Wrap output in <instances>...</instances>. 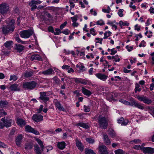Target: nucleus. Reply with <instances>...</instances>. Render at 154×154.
<instances>
[{
    "label": "nucleus",
    "mask_w": 154,
    "mask_h": 154,
    "mask_svg": "<svg viewBox=\"0 0 154 154\" xmlns=\"http://www.w3.org/2000/svg\"><path fill=\"white\" fill-rule=\"evenodd\" d=\"M67 24V22H65L64 23L62 24L60 26V28L61 29H63V28L64 27V26L66 25Z\"/></svg>",
    "instance_id": "63"
},
{
    "label": "nucleus",
    "mask_w": 154,
    "mask_h": 154,
    "mask_svg": "<svg viewBox=\"0 0 154 154\" xmlns=\"http://www.w3.org/2000/svg\"><path fill=\"white\" fill-rule=\"evenodd\" d=\"M53 79L54 81V83L57 85H58L59 84L60 80L57 76H56L54 77L53 78Z\"/></svg>",
    "instance_id": "35"
},
{
    "label": "nucleus",
    "mask_w": 154,
    "mask_h": 154,
    "mask_svg": "<svg viewBox=\"0 0 154 154\" xmlns=\"http://www.w3.org/2000/svg\"><path fill=\"white\" fill-rule=\"evenodd\" d=\"M55 32H54V33L55 35H58L60 34V33H62V32L60 31V30L58 28H56L55 29Z\"/></svg>",
    "instance_id": "44"
},
{
    "label": "nucleus",
    "mask_w": 154,
    "mask_h": 154,
    "mask_svg": "<svg viewBox=\"0 0 154 154\" xmlns=\"http://www.w3.org/2000/svg\"><path fill=\"white\" fill-rule=\"evenodd\" d=\"M2 121L5 124V126L6 127H10L11 126V123L13 121L11 119H5V118H3L2 119Z\"/></svg>",
    "instance_id": "12"
},
{
    "label": "nucleus",
    "mask_w": 154,
    "mask_h": 154,
    "mask_svg": "<svg viewBox=\"0 0 154 154\" xmlns=\"http://www.w3.org/2000/svg\"><path fill=\"white\" fill-rule=\"evenodd\" d=\"M11 91H20V88L19 86L18 85L16 84H14L12 85L9 88Z\"/></svg>",
    "instance_id": "16"
},
{
    "label": "nucleus",
    "mask_w": 154,
    "mask_h": 154,
    "mask_svg": "<svg viewBox=\"0 0 154 154\" xmlns=\"http://www.w3.org/2000/svg\"><path fill=\"white\" fill-rule=\"evenodd\" d=\"M15 20H11L7 25H4L1 28V30L4 34L6 35L12 32L15 28Z\"/></svg>",
    "instance_id": "1"
},
{
    "label": "nucleus",
    "mask_w": 154,
    "mask_h": 154,
    "mask_svg": "<svg viewBox=\"0 0 154 154\" xmlns=\"http://www.w3.org/2000/svg\"><path fill=\"white\" fill-rule=\"evenodd\" d=\"M41 1L40 0L35 1H34L30 2L29 3V5H30L31 4H39L41 3Z\"/></svg>",
    "instance_id": "40"
},
{
    "label": "nucleus",
    "mask_w": 154,
    "mask_h": 154,
    "mask_svg": "<svg viewBox=\"0 0 154 154\" xmlns=\"http://www.w3.org/2000/svg\"><path fill=\"white\" fill-rule=\"evenodd\" d=\"M145 42L144 40H143L141 42L139 46L140 47H145Z\"/></svg>",
    "instance_id": "60"
},
{
    "label": "nucleus",
    "mask_w": 154,
    "mask_h": 154,
    "mask_svg": "<svg viewBox=\"0 0 154 154\" xmlns=\"http://www.w3.org/2000/svg\"><path fill=\"white\" fill-rule=\"evenodd\" d=\"M103 139L104 143L106 145L110 144L111 142L107 134H105L103 135Z\"/></svg>",
    "instance_id": "22"
},
{
    "label": "nucleus",
    "mask_w": 154,
    "mask_h": 154,
    "mask_svg": "<svg viewBox=\"0 0 154 154\" xmlns=\"http://www.w3.org/2000/svg\"><path fill=\"white\" fill-rule=\"evenodd\" d=\"M90 13L93 14L94 16H96L97 15V13L95 11H93V9H91L90 10Z\"/></svg>",
    "instance_id": "56"
},
{
    "label": "nucleus",
    "mask_w": 154,
    "mask_h": 154,
    "mask_svg": "<svg viewBox=\"0 0 154 154\" xmlns=\"http://www.w3.org/2000/svg\"><path fill=\"white\" fill-rule=\"evenodd\" d=\"M143 105L134 100L132 101L131 102V106L134 105L135 107L142 110L144 109V107Z\"/></svg>",
    "instance_id": "14"
},
{
    "label": "nucleus",
    "mask_w": 154,
    "mask_h": 154,
    "mask_svg": "<svg viewBox=\"0 0 154 154\" xmlns=\"http://www.w3.org/2000/svg\"><path fill=\"white\" fill-rule=\"evenodd\" d=\"M69 79L72 80V79H74V81L76 83H80V79L78 78H69Z\"/></svg>",
    "instance_id": "46"
},
{
    "label": "nucleus",
    "mask_w": 154,
    "mask_h": 154,
    "mask_svg": "<svg viewBox=\"0 0 154 154\" xmlns=\"http://www.w3.org/2000/svg\"><path fill=\"white\" fill-rule=\"evenodd\" d=\"M137 98L140 101L143 102L144 103L149 104L152 102L151 100L149 99L147 97L143 95H138L137 96Z\"/></svg>",
    "instance_id": "5"
},
{
    "label": "nucleus",
    "mask_w": 154,
    "mask_h": 154,
    "mask_svg": "<svg viewBox=\"0 0 154 154\" xmlns=\"http://www.w3.org/2000/svg\"><path fill=\"white\" fill-rule=\"evenodd\" d=\"M96 75L98 78L103 81H105L108 77L106 75L100 73L97 74Z\"/></svg>",
    "instance_id": "20"
},
{
    "label": "nucleus",
    "mask_w": 154,
    "mask_h": 154,
    "mask_svg": "<svg viewBox=\"0 0 154 154\" xmlns=\"http://www.w3.org/2000/svg\"><path fill=\"white\" fill-rule=\"evenodd\" d=\"M34 33L31 30H25L21 31L20 32V36L23 38H28L31 36Z\"/></svg>",
    "instance_id": "4"
},
{
    "label": "nucleus",
    "mask_w": 154,
    "mask_h": 154,
    "mask_svg": "<svg viewBox=\"0 0 154 154\" xmlns=\"http://www.w3.org/2000/svg\"><path fill=\"white\" fill-rule=\"evenodd\" d=\"M85 154H96L93 151L87 148L85 149Z\"/></svg>",
    "instance_id": "33"
},
{
    "label": "nucleus",
    "mask_w": 154,
    "mask_h": 154,
    "mask_svg": "<svg viewBox=\"0 0 154 154\" xmlns=\"http://www.w3.org/2000/svg\"><path fill=\"white\" fill-rule=\"evenodd\" d=\"M113 22L112 21H109L107 23V24L108 25H110L112 27V28H114L115 29V30H116L117 28V27L116 26L115 24H113Z\"/></svg>",
    "instance_id": "38"
},
{
    "label": "nucleus",
    "mask_w": 154,
    "mask_h": 154,
    "mask_svg": "<svg viewBox=\"0 0 154 154\" xmlns=\"http://www.w3.org/2000/svg\"><path fill=\"white\" fill-rule=\"evenodd\" d=\"M32 119L35 122H38L43 120V117L41 114H35L32 117Z\"/></svg>",
    "instance_id": "8"
},
{
    "label": "nucleus",
    "mask_w": 154,
    "mask_h": 154,
    "mask_svg": "<svg viewBox=\"0 0 154 154\" xmlns=\"http://www.w3.org/2000/svg\"><path fill=\"white\" fill-rule=\"evenodd\" d=\"M33 147V144L31 143H28L25 145V148L26 149H31Z\"/></svg>",
    "instance_id": "28"
},
{
    "label": "nucleus",
    "mask_w": 154,
    "mask_h": 154,
    "mask_svg": "<svg viewBox=\"0 0 154 154\" xmlns=\"http://www.w3.org/2000/svg\"><path fill=\"white\" fill-rule=\"evenodd\" d=\"M37 83L34 81L28 82L23 83V88L28 90H31L34 89L36 86Z\"/></svg>",
    "instance_id": "3"
},
{
    "label": "nucleus",
    "mask_w": 154,
    "mask_h": 154,
    "mask_svg": "<svg viewBox=\"0 0 154 154\" xmlns=\"http://www.w3.org/2000/svg\"><path fill=\"white\" fill-rule=\"evenodd\" d=\"M16 122L18 125L20 127H23L26 124V121L23 119L20 118L17 119Z\"/></svg>",
    "instance_id": "18"
},
{
    "label": "nucleus",
    "mask_w": 154,
    "mask_h": 154,
    "mask_svg": "<svg viewBox=\"0 0 154 154\" xmlns=\"http://www.w3.org/2000/svg\"><path fill=\"white\" fill-rule=\"evenodd\" d=\"M68 31L69 30L68 29H66L62 32V33L66 35H67L69 34V32Z\"/></svg>",
    "instance_id": "64"
},
{
    "label": "nucleus",
    "mask_w": 154,
    "mask_h": 154,
    "mask_svg": "<svg viewBox=\"0 0 154 154\" xmlns=\"http://www.w3.org/2000/svg\"><path fill=\"white\" fill-rule=\"evenodd\" d=\"M77 17L78 16L76 15H75L74 17H71V18L72 20V21L73 22H76V21H77Z\"/></svg>",
    "instance_id": "49"
},
{
    "label": "nucleus",
    "mask_w": 154,
    "mask_h": 154,
    "mask_svg": "<svg viewBox=\"0 0 154 154\" xmlns=\"http://www.w3.org/2000/svg\"><path fill=\"white\" fill-rule=\"evenodd\" d=\"M118 123L119 124H121L122 125H123V123H124V119L122 117L120 119L118 120Z\"/></svg>",
    "instance_id": "54"
},
{
    "label": "nucleus",
    "mask_w": 154,
    "mask_h": 154,
    "mask_svg": "<svg viewBox=\"0 0 154 154\" xmlns=\"http://www.w3.org/2000/svg\"><path fill=\"white\" fill-rule=\"evenodd\" d=\"M115 154H125L124 152L121 149L116 150L115 151Z\"/></svg>",
    "instance_id": "42"
},
{
    "label": "nucleus",
    "mask_w": 154,
    "mask_h": 154,
    "mask_svg": "<svg viewBox=\"0 0 154 154\" xmlns=\"http://www.w3.org/2000/svg\"><path fill=\"white\" fill-rule=\"evenodd\" d=\"M109 135L112 138L116 136V134L114 131L113 130L110 131Z\"/></svg>",
    "instance_id": "43"
},
{
    "label": "nucleus",
    "mask_w": 154,
    "mask_h": 154,
    "mask_svg": "<svg viewBox=\"0 0 154 154\" xmlns=\"http://www.w3.org/2000/svg\"><path fill=\"white\" fill-rule=\"evenodd\" d=\"M80 83L84 85H86L87 84L86 81L84 79H80Z\"/></svg>",
    "instance_id": "48"
},
{
    "label": "nucleus",
    "mask_w": 154,
    "mask_h": 154,
    "mask_svg": "<svg viewBox=\"0 0 154 154\" xmlns=\"http://www.w3.org/2000/svg\"><path fill=\"white\" fill-rule=\"evenodd\" d=\"M142 151L145 154H152L154 152V149L149 147H143Z\"/></svg>",
    "instance_id": "13"
},
{
    "label": "nucleus",
    "mask_w": 154,
    "mask_h": 154,
    "mask_svg": "<svg viewBox=\"0 0 154 154\" xmlns=\"http://www.w3.org/2000/svg\"><path fill=\"white\" fill-rule=\"evenodd\" d=\"M8 5L6 3L0 5V13L2 14L6 13L8 11Z\"/></svg>",
    "instance_id": "6"
},
{
    "label": "nucleus",
    "mask_w": 154,
    "mask_h": 154,
    "mask_svg": "<svg viewBox=\"0 0 154 154\" xmlns=\"http://www.w3.org/2000/svg\"><path fill=\"white\" fill-rule=\"evenodd\" d=\"M12 44V42L11 41H7L4 44V46L5 47L9 49L11 48V46Z\"/></svg>",
    "instance_id": "29"
},
{
    "label": "nucleus",
    "mask_w": 154,
    "mask_h": 154,
    "mask_svg": "<svg viewBox=\"0 0 154 154\" xmlns=\"http://www.w3.org/2000/svg\"><path fill=\"white\" fill-rule=\"evenodd\" d=\"M141 141L139 139H136L130 142V143L131 144H133L134 143L137 144L140 143Z\"/></svg>",
    "instance_id": "39"
},
{
    "label": "nucleus",
    "mask_w": 154,
    "mask_h": 154,
    "mask_svg": "<svg viewBox=\"0 0 154 154\" xmlns=\"http://www.w3.org/2000/svg\"><path fill=\"white\" fill-rule=\"evenodd\" d=\"M90 32L91 34L93 35H96V33H95L96 31L94 28L91 29L90 30Z\"/></svg>",
    "instance_id": "47"
},
{
    "label": "nucleus",
    "mask_w": 154,
    "mask_h": 154,
    "mask_svg": "<svg viewBox=\"0 0 154 154\" xmlns=\"http://www.w3.org/2000/svg\"><path fill=\"white\" fill-rule=\"evenodd\" d=\"M54 104L56 107L60 111H64L65 109L63 107L62 105L60 102L57 99H54Z\"/></svg>",
    "instance_id": "10"
},
{
    "label": "nucleus",
    "mask_w": 154,
    "mask_h": 154,
    "mask_svg": "<svg viewBox=\"0 0 154 154\" xmlns=\"http://www.w3.org/2000/svg\"><path fill=\"white\" fill-rule=\"evenodd\" d=\"M96 24L97 25H100V26L103 25L104 24L103 21L102 20H100L97 21Z\"/></svg>",
    "instance_id": "52"
},
{
    "label": "nucleus",
    "mask_w": 154,
    "mask_h": 154,
    "mask_svg": "<svg viewBox=\"0 0 154 154\" xmlns=\"http://www.w3.org/2000/svg\"><path fill=\"white\" fill-rule=\"evenodd\" d=\"M76 126H80L86 129H88L89 127L88 125L83 122H80L77 123Z\"/></svg>",
    "instance_id": "27"
},
{
    "label": "nucleus",
    "mask_w": 154,
    "mask_h": 154,
    "mask_svg": "<svg viewBox=\"0 0 154 154\" xmlns=\"http://www.w3.org/2000/svg\"><path fill=\"white\" fill-rule=\"evenodd\" d=\"M82 91L84 95L88 96H90L92 94L91 92L84 87L82 88Z\"/></svg>",
    "instance_id": "25"
},
{
    "label": "nucleus",
    "mask_w": 154,
    "mask_h": 154,
    "mask_svg": "<svg viewBox=\"0 0 154 154\" xmlns=\"http://www.w3.org/2000/svg\"><path fill=\"white\" fill-rule=\"evenodd\" d=\"M84 111L85 112H88L90 111L91 109L89 106L84 105Z\"/></svg>",
    "instance_id": "41"
},
{
    "label": "nucleus",
    "mask_w": 154,
    "mask_h": 154,
    "mask_svg": "<svg viewBox=\"0 0 154 154\" xmlns=\"http://www.w3.org/2000/svg\"><path fill=\"white\" fill-rule=\"evenodd\" d=\"M7 146V145L5 144L4 143L0 141V147L6 148Z\"/></svg>",
    "instance_id": "59"
},
{
    "label": "nucleus",
    "mask_w": 154,
    "mask_h": 154,
    "mask_svg": "<svg viewBox=\"0 0 154 154\" xmlns=\"http://www.w3.org/2000/svg\"><path fill=\"white\" fill-rule=\"evenodd\" d=\"M98 122L100 128L106 129L108 125V119L105 116L100 115L98 118Z\"/></svg>",
    "instance_id": "2"
},
{
    "label": "nucleus",
    "mask_w": 154,
    "mask_h": 154,
    "mask_svg": "<svg viewBox=\"0 0 154 154\" xmlns=\"http://www.w3.org/2000/svg\"><path fill=\"white\" fill-rule=\"evenodd\" d=\"M150 110L151 111L150 112L152 115L154 117V108H153L152 107H151L149 108Z\"/></svg>",
    "instance_id": "62"
},
{
    "label": "nucleus",
    "mask_w": 154,
    "mask_h": 154,
    "mask_svg": "<svg viewBox=\"0 0 154 154\" xmlns=\"http://www.w3.org/2000/svg\"><path fill=\"white\" fill-rule=\"evenodd\" d=\"M86 140L89 143H93L94 142V140L91 138H87L86 139Z\"/></svg>",
    "instance_id": "50"
},
{
    "label": "nucleus",
    "mask_w": 154,
    "mask_h": 154,
    "mask_svg": "<svg viewBox=\"0 0 154 154\" xmlns=\"http://www.w3.org/2000/svg\"><path fill=\"white\" fill-rule=\"evenodd\" d=\"M33 75V73L31 72H26L24 73V76L26 78L30 77Z\"/></svg>",
    "instance_id": "34"
},
{
    "label": "nucleus",
    "mask_w": 154,
    "mask_h": 154,
    "mask_svg": "<svg viewBox=\"0 0 154 154\" xmlns=\"http://www.w3.org/2000/svg\"><path fill=\"white\" fill-rule=\"evenodd\" d=\"M70 66L68 65H63L62 66V68L63 69H68L69 68Z\"/></svg>",
    "instance_id": "58"
},
{
    "label": "nucleus",
    "mask_w": 154,
    "mask_h": 154,
    "mask_svg": "<svg viewBox=\"0 0 154 154\" xmlns=\"http://www.w3.org/2000/svg\"><path fill=\"white\" fill-rule=\"evenodd\" d=\"M134 149L139 150H142L143 147H141L140 146L136 145L134 147Z\"/></svg>",
    "instance_id": "55"
},
{
    "label": "nucleus",
    "mask_w": 154,
    "mask_h": 154,
    "mask_svg": "<svg viewBox=\"0 0 154 154\" xmlns=\"http://www.w3.org/2000/svg\"><path fill=\"white\" fill-rule=\"evenodd\" d=\"M38 60L39 61H42L43 60L41 57L39 55L37 54H33L32 55L30 58L31 61L34 60Z\"/></svg>",
    "instance_id": "19"
},
{
    "label": "nucleus",
    "mask_w": 154,
    "mask_h": 154,
    "mask_svg": "<svg viewBox=\"0 0 154 154\" xmlns=\"http://www.w3.org/2000/svg\"><path fill=\"white\" fill-rule=\"evenodd\" d=\"M117 96V94L114 92L110 93L107 95V98L110 101H112L115 100V97H116Z\"/></svg>",
    "instance_id": "15"
},
{
    "label": "nucleus",
    "mask_w": 154,
    "mask_h": 154,
    "mask_svg": "<svg viewBox=\"0 0 154 154\" xmlns=\"http://www.w3.org/2000/svg\"><path fill=\"white\" fill-rule=\"evenodd\" d=\"M111 53H110V54L111 55H114L117 52V51L115 50V48L111 49Z\"/></svg>",
    "instance_id": "51"
},
{
    "label": "nucleus",
    "mask_w": 154,
    "mask_h": 154,
    "mask_svg": "<svg viewBox=\"0 0 154 154\" xmlns=\"http://www.w3.org/2000/svg\"><path fill=\"white\" fill-rule=\"evenodd\" d=\"M39 94L40 97L38 98L39 99L45 102L49 100V97L47 96L46 92H40Z\"/></svg>",
    "instance_id": "9"
},
{
    "label": "nucleus",
    "mask_w": 154,
    "mask_h": 154,
    "mask_svg": "<svg viewBox=\"0 0 154 154\" xmlns=\"http://www.w3.org/2000/svg\"><path fill=\"white\" fill-rule=\"evenodd\" d=\"M35 150L36 154H41V150L38 146L36 145L35 146Z\"/></svg>",
    "instance_id": "37"
},
{
    "label": "nucleus",
    "mask_w": 154,
    "mask_h": 154,
    "mask_svg": "<svg viewBox=\"0 0 154 154\" xmlns=\"http://www.w3.org/2000/svg\"><path fill=\"white\" fill-rule=\"evenodd\" d=\"M24 47L20 44H16L15 49L20 53L24 49Z\"/></svg>",
    "instance_id": "24"
},
{
    "label": "nucleus",
    "mask_w": 154,
    "mask_h": 154,
    "mask_svg": "<svg viewBox=\"0 0 154 154\" xmlns=\"http://www.w3.org/2000/svg\"><path fill=\"white\" fill-rule=\"evenodd\" d=\"M76 145L78 149L82 151L84 149V146L82 144L81 142L78 140H76Z\"/></svg>",
    "instance_id": "23"
},
{
    "label": "nucleus",
    "mask_w": 154,
    "mask_h": 154,
    "mask_svg": "<svg viewBox=\"0 0 154 154\" xmlns=\"http://www.w3.org/2000/svg\"><path fill=\"white\" fill-rule=\"evenodd\" d=\"M8 103L5 101H0V108H2L8 104Z\"/></svg>",
    "instance_id": "31"
},
{
    "label": "nucleus",
    "mask_w": 154,
    "mask_h": 154,
    "mask_svg": "<svg viewBox=\"0 0 154 154\" xmlns=\"http://www.w3.org/2000/svg\"><path fill=\"white\" fill-rule=\"evenodd\" d=\"M18 79V77L17 75H11L10 76V78L9 80L11 81L13 80L15 81L17 80Z\"/></svg>",
    "instance_id": "36"
},
{
    "label": "nucleus",
    "mask_w": 154,
    "mask_h": 154,
    "mask_svg": "<svg viewBox=\"0 0 154 154\" xmlns=\"http://www.w3.org/2000/svg\"><path fill=\"white\" fill-rule=\"evenodd\" d=\"M115 56L116 57L114 58V60L116 62H119L120 61V59L118 55H115Z\"/></svg>",
    "instance_id": "57"
},
{
    "label": "nucleus",
    "mask_w": 154,
    "mask_h": 154,
    "mask_svg": "<svg viewBox=\"0 0 154 154\" xmlns=\"http://www.w3.org/2000/svg\"><path fill=\"white\" fill-rule=\"evenodd\" d=\"M16 40L18 43H21L23 44H25L26 43L25 42L22 41L19 37H16L15 38Z\"/></svg>",
    "instance_id": "45"
},
{
    "label": "nucleus",
    "mask_w": 154,
    "mask_h": 154,
    "mask_svg": "<svg viewBox=\"0 0 154 154\" xmlns=\"http://www.w3.org/2000/svg\"><path fill=\"white\" fill-rule=\"evenodd\" d=\"M111 33V32L109 31L105 32L104 33V37L103 39H105L107 38L110 35Z\"/></svg>",
    "instance_id": "32"
},
{
    "label": "nucleus",
    "mask_w": 154,
    "mask_h": 154,
    "mask_svg": "<svg viewBox=\"0 0 154 154\" xmlns=\"http://www.w3.org/2000/svg\"><path fill=\"white\" fill-rule=\"evenodd\" d=\"M39 73L40 74H42L47 75L54 74L55 72L52 69L50 68L44 71L40 72Z\"/></svg>",
    "instance_id": "11"
},
{
    "label": "nucleus",
    "mask_w": 154,
    "mask_h": 154,
    "mask_svg": "<svg viewBox=\"0 0 154 154\" xmlns=\"http://www.w3.org/2000/svg\"><path fill=\"white\" fill-rule=\"evenodd\" d=\"M23 137L21 135H18L16 138L15 142L17 145L20 146L22 141Z\"/></svg>",
    "instance_id": "21"
},
{
    "label": "nucleus",
    "mask_w": 154,
    "mask_h": 154,
    "mask_svg": "<svg viewBox=\"0 0 154 154\" xmlns=\"http://www.w3.org/2000/svg\"><path fill=\"white\" fill-rule=\"evenodd\" d=\"M66 143L64 142H58L57 144V146L58 148L60 149H63L65 147Z\"/></svg>",
    "instance_id": "26"
},
{
    "label": "nucleus",
    "mask_w": 154,
    "mask_h": 154,
    "mask_svg": "<svg viewBox=\"0 0 154 154\" xmlns=\"http://www.w3.org/2000/svg\"><path fill=\"white\" fill-rule=\"evenodd\" d=\"M25 131L28 132L32 133L35 135H38L39 134V132L32 127L30 126L26 125L25 127Z\"/></svg>",
    "instance_id": "7"
},
{
    "label": "nucleus",
    "mask_w": 154,
    "mask_h": 154,
    "mask_svg": "<svg viewBox=\"0 0 154 154\" xmlns=\"http://www.w3.org/2000/svg\"><path fill=\"white\" fill-rule=\"evenodd\" d=\"M99 150L100 153L101 154H107L108 153L106 147L105 146L102 145L100 146Z\"/></svg>",
    "instance_id": "17"
},
{
    "label": "nucleus",
    "mask_w": 154,
    "mask_h": 154,
    "mask_svg": "<svg viewBox=\"0 0 154 154\" xmlns=\"http://www.w3.org/2000/svg\"><path fill=\"white\" fill-rule=\"evenodd\" d=\"M126 48L128 51H131L133 49V47L132 46L129 47V46L127 45Z\"/></svg>",
    "instance_id": "61"
},
{
    "label": "nucleus",
    "mask_w": 154,
    "mask_h": 154,
    "mask_svg": "<svg viewBox=\"0 0 154 154\" xmlns=\"http://www.w3.org/2000/svg\"><path fill=\"white\" fill-rule=\"evenodd\" d=\"M119 24L120 26L121 27V28L124 26H128L129 25V23L127 22H123L122 20L120 21L119 22Z\"/></svg>",
    "instance_id": "30"
},
{
    "label": "nucleus",
    "mask_w": 154,
    "mask_h": 154,
    "mask_svg": "<svg viewBox=\"0 0 154 154\" xmlns=\"http://www.w3.org/2000/svg\"><path fill=\"white\" fill-rule=\"evenodd\" d=\"M30 5L31 7V10L32 11H33L35 9L37 8V6L35 5L31 4V5Z\"/></svg>",
    "instance_id": "53"
}]
</instances>
